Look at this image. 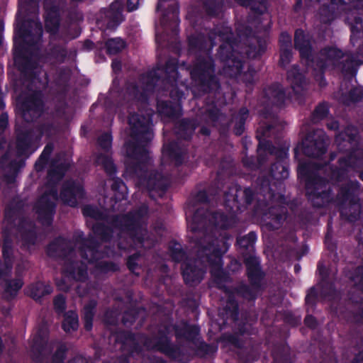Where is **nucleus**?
<instances>
[{
    "mask_svg": "<svg viewBox=\"0 0 363 363\" xmlns=\"http://www.w3.org/2000/svg\"><path fill=\"white\" fill-rule=\"evenodd\" d=\"M305 323L307 326L313 328L315 325V320L311 315H308L305 318Z\"/></svg>",
    "mask_w": 363,
    "mask_h": 363,
    "instance_id": "obj_50",
    "label": "nucleus"
},
{
    "mask_svg": "<svg viewBox=\"0 0 363 363\" xmlns=\"http://www.w3.org/2000/svg\"><path fill=\"white\" fill-rule=\"evenodd\" d=\"M162 176L160 174L155 173L154 175L150 174L148 179L140 178L138 184L146 186L149 190H153L160 186V182Z\"/></svg>",
    "mask_w": 363,
    "mask_h": 363,
    "instance_id": "obj_21",
    "label": "nucleus"
},
{
    "mask_svg": "<svg viewBox=\"0 0 363 363\" xmlns=\"http://www.w3.org/2000/svg\"><path fill=\"white\" fill-rule=\"evenodd\" d=\"M111 230L108 228H105L101 224H96L93 227V232L96 236L100 237L101 239L106 240L109 237Z\"/></svg>",
    "mask_w": 363,
    "mask_h": 363,
    "instance_id": "obj_32",
    "label": "nucleus"
},
{
    "mask_svg": "<svg viewBox=\"0 0 363 363\" xmlns=\"http://www.w3.org/2000/svg\"><path fill=\"white\" fill-rule=\"evenodd\" d=\"M247 110L245 109V108H242L240 110V124L235 128V133L236 135H241L244 130V128H243V126H242V123H243V121L247 117Z\"/></svg>",
    "mask_w": 363,
    "mask_h": 363,
    "instance_id": "obj_40",
    "label": "nucleus"
},
{
    "mask_svg": "<svg viewBox=\"0 0 363 363\" xmlns=\"http://www.w3.org/2000/svg\"><path fill=\"white\" fill-rule=\"evenodd\" d=\"M145 345L147 349H156V350H162V347L159 344H153L149 340L145 341Z\"/></svg>",
    "mask_w": 363,
    "mask_h": 363,
    "instance_id": "obj_49",
    "label": "nucleus"
},
{
    "mask_svg": "<svg viewBox=\"0 0 363 363\" xmlns=\"http://www.w3.org/2000/svg\"><path fill=\"white\" fill-rule=\"evenodd\" d=\"M242 69V63L240 61L235 62L230 71L225 69V72L230 76H236Z\"/></svg>",
    "mask_w": 363,
    "mask_h": 363,
    "instance_id": "obj_45",
    "label": "nucleus"
},
{
    "mask_svg": "<svg viewBox=\"0 0 363 363\" xmlns=\"http://www.w3.org/2000/svg\"><path fill=\"white\" fill-rule=\"evenodd\" d=\"M140 0H128V10L134 11L138 9Z\"/></svg>",
    "mask_w": 363,
    "mask_h": 363,
    "instance_id": "obj_48",
    "label": "nucleus"
},
{
    "mask_svg": "<svg viewBox=\"0 0 363 363\" xmlns=\"http://www.w3.org/2000/svg\"><path fill=\"white\" fill-rule=\"evenodd\" d=\"M19 109L24 120L31 121L40 115L41 101L38 99L32 98L30 101L21 104Z\"/></svg>",
    "mask_w": 363,
    "mask_h": 363,
    "instance_id": "obj_10",
    "label": "nucleus"
},
{
    "mask_svg": "<svg viewBox=\"0 0 363 363\" xmlns=\"http://www.w3.org/2000/svg\"><path fill=\"white\" fill-rule=\"evenodd\" d=\"M11 254V250L9 248V246L8 245L7 242H6L3 246V255L4 257V259L6 262V270H10L11 265L9 262V257Z\"/></svg>",
    "mask_w": 363,
    "mask_h": 363,
    "instance_id": "obj_42",
    "label": "nucleus"
},
{
    "mask_svg": "<svg viewBox=\"0 0 363 363\" xmlns=\"http://www.w3.org/2000/svg\"><path fill=\"white\" fill-rule=\"evenodd\" d=\"M134 260H135V257L134 256L130 257L128 259V267H129V269L130 270H133L134 269V266H135Z\"/></svg>",
    "mask_w": 363,
    "mask_h": 363,
    "instance_id": "obj_55",
    "label": "nucleus"
},
{
    "mask_svg": "<svg viewBox=\"0 0 363 363\" xmlns=\"http://www.w3.org/2000/svg\"><path fill=\"white\" fill-rule=\"evenodd\" d=\"M66 348L64 345H61L57 350L53 357V361L55 363H61L65 357Z\"/></svg>",
    "mask_w": 363,
    "mask_h": 363,
    "instance_id": "obj_39",
    "label": "nucleus"
},
{
    "mask_svg": "<svg viewBox=\"0 0 363 363\" xmlns=\"http://www.w3.org/2000/svg\"><path fill=\"white\" fill-rule=\"evenodd\" d=\"M151 119L142 117L138 114H133L129 118V124L131 128L133 139L137 140L138 144L128 143L125 146L128 161L126 162V174L142 176L145 162L149 159L148 152L143 143L152 140L153 137L150 128Z\"/></svg>",
    "mask_w": 363,
    "mask_h": 363,
    "instance_id": "obj_2",
    "label": "nucleus"
},
{
    "mask_svg": "<svg viewBox=\"0 0 363 363\" xmlns=\"http://www.w3.org/2000/svg\"><path fill=\"white\" fill-rule=\"evenodd\" d=\"M23 281L21 279H16L11 281H6L4 284V293L7 298L14 297L18 290L22 287Z\"/></svg>",
    "mask_w": 363,
    "mask_h": 363,
    "instance_id": "obj_17",
    "label": "nucleus"
},
{
    "mask_svg": "<svg viewBox=\"0 0 363 363\" xmlns=\"http://www.w3.org/2000/svg\"><path fill=\"white\" fill-rule=\"evenodd\" d=\"M248 275L250 277H258L259 274V267L258 262L255 259H247L246 262Z\"/></svg>",
    "mask_w": 363,
    "mask_h": 363,
    "instance_id": "obj_31",
    "label": "nucleus"
},
{
    "mask_svg": "<svg viewBox=\"0 0 363 363\" xmlns=\"http://www.w3.org/2000/svg\"><path fill=\"white\" fill-rule=\"evenodd\" d=\"M62 326L66 332L77 330L78 328V317L75 312L69 311L65 315Z\"/></svg>",
    "mask_w": 363,
    "mask_h": 363,
    "instance_id": "obj_19",
    "label": "nucleus"
},
{
    "mask_svg": "<svg viewBox=\"0 0 363 363\" xmlns=\"http://www.w3.org/2000/svg\"><path fill=\"white\" fill-rule=\"evenodd\" d=\"M171 72H172V77H177V71H176V69H175V68H174V67L172 69V70L171 71Z\"/></svg>",
    "mask_w": 363,
    "mask_h": 363,
    "instance_id": "obj_63",
    "label": "nucleus"
},
{
    "mask_svg": "<svg viewBox=\"0 0 363 363\" xmlns=\"http://www.w3.org/2000/svg\"><path fill=\"white\" fill-rule=\"evenodd\" d=\"M147 208L145 207H143L139 213H135L131 216H126L124 218L125 225L124 228L128 230H132L135 228V226H138L140 218H142L143 216L146 214Z\"/></svg>",
    "mask_w": 363,
    "mask_h": 363,
    "instance_id": "obj_22",
    "label": "nucleus"
},
{
    "mask_svg": "<svg viewBox=\"0 0 363 363\" xmlns=\"http://www.w3.org/2000/svg\"><path fill=\"white\" fill-rule=\"evenodd\" d=\"M306 185L307 194L315 205L319 206L329 201L328 184L322 178H307Z\"/></svg>",
    "mask_w": 363,
    "mask_h": 363,
    "instance_id": "obj_7",
    "label": "nucleus"
},
{
    "mask_svg": "<svg viewBox=\"0 0 363 363\" xmlns=\"http://www.w3.org/2000/svg\"><path fill=\"white\" fill-rule=\"evenodd\" d=\"M328 139L322 130H318L313 135H308L303 141V153L309 157H319L326 151Z\"/></svg>",
    "mask_w": 363,
    "mask_h": 363,
    "instance_id": "obj_8",
    "label": "nucleus"
},
{
    "mask_svg": "<svg viewBox=\"0 0 363 363\" xmlns=\"http://www.w3.org/2000/svg\"><path fill=\"white\" fill-rule=\"evenodd\" d=\"M96 162L101 165L107 173L111 174L115 172V167L112 162L111 159L108 155L101 154L97 156Z\"/></svg>",
    "mask_w": 363,
    "mask_h": 363,
    "instance_id": "obj_25",
    "label": "nucleus"
},
{
    "mask_svg": "<svg viewBox=\"0 0 363 363\" xmlns=\"http://www.w3.org/2000/svg\"><path fill=\"white\" fill-rule=\"evenodd\" d=\"M125 43L121 38H112L107 41L106 48L109 54H116L125 48Z\"/></svg>",
    "mask_w": 363,
    "mask_h": 363,
    "instance_id": "obj_26",
    "label": "nucleus"
},
{
    "mask_svg": "<svg viewBox=\"0 0 363 363\" xmlns=\"http://www.w3.org/2000/svg\"><path fill=\"white\" fill-rule=\"evenodd\" d=\"M68 160L62 159L60 157L52 163V167L49 172L48 176L50 181L59 180L62 178L65 171L69 166Z\"/></svg>",
    "mask_w": 363,
    "mask_h": 363,
    "instance_id": "obj_13",
    "label": "nucleus"
},
{
    "mask_svg": "<svg viewBox=\"0 0 363 363\" xmlns=\"http://www.w3.org/2000/svg\"><path fill=\"white\" fill-rule=\"evenodd\" d=\"M271 172L272 176L277 180L284 179L289 176L287 168L280 162L273 164Z\"/></svg>",
    "mask_w": 363,
    "mask_h": 363,
    "instance_id": "obj_27",
    "label": "nucleus"
},
{
    "mask_svg": "<svg viewBox=\"0 0 363 363\" xmlns=\"http://www.w3.org/2000/svg\"><path fill=\"white\" fill-rule=\"evenodd\" d=\"M357 130L353 127L347 128L344 133L336 136L335 141L341 150H350L357 143Z\"/></svg>",
    "mask_w": 363,
    "mask_h": 363,
    "instance_id": "obj_11",
    "label": "nucleus"
},
{
    "mask_svg": "<svg viewBox=\"0 0 363 363\" xmlns=\"http://www.w3.org/2000/svg\"><path fill=\"white\" fill-rule=\"evenodd\" d=\"M356 92H359V91L357 89H354L352 91H351L350 94H351V96H352V99L353 101H357L358 100V98L357 97H354L353 96V94Z\"/></svg>",
    "mask_w": 363,
    "mask_h": 363,
    "instance_id": "obj_60",
    "label": "nucleus"
},
{
    "mask_svg": "<svg viewBox=\"0 0 363 363\" xmlns=\"http://www.w3.org/2000/svg\"><path fill=\"white\" fill-rule=\"evenodd\" d=\"M7 123V115L4 113L1 115V118L0 120V125L1 127H5Z\"/></svg>",
    "mask_w": 363,
    "mask_h": 363,
    "instance_id": "obj_54",
    "label": "nucleus"
},
{
    "mask_svg": "<svg viewBox=\"0 0 363 363\" xmlns=\"http://www.w3.org/2000/svg\"><path fill=\"white\" fill-rule=\"evenodd\" d=\"M232 219L227 218L221 213H203L198 211L188 221V226L195 233L194 250L196 258L187 259L182 264V274L185 282L188 284L199 283L208 265L212 269V274L218 276L222 266L221 256L225 251L219 247L218 240L212 235L213 226L220 228H228L233 225Z\"/></svg>",
    "mask_w": 363,
    "mask_h": 363,
    "instance_id": "obj_1",
    "label": "nucleus"
},
{
    "mask_svg": "<svg viewBox=\"0 0 363 363\" xmlns=\"http://www.w3.org/2000/svg\"><path fill=\"white\" fill-rule=\"evenodd\" d=\"M173 18H175V19H177L178 18V12H177V9H176L174 12H173Z\"/></svg>",
    "mask_w": 363,
    "mask_h": 363,
    "instance_id": "obj_64",
    "label": "nucleus"
},
{
    "mask_svg": "<svg viewBox=\"0 0 363 363\" xmlns=\"http://www.w3.org/2000/svg\"><path fill=\"white\" fill-rule=\"evenodd\" d=\"M54 306L58 313L63 312L65 308V298L62 296H57L54 300Z\"/></svg>",
    "mask_w": 363,
    "mask_h": 363,
    "instance_id": "obj_37",
    "label": "nucleus"
},
{
    "mask_svg": "<svg viewBox=\"0 0 363 363\" xmlns=\"http://www.w3.org/2000/svg\"><path fill=\"white\" fill-rule=\"evenodd\" d=\"M172 258L177 262H180L184 257V252L181 250L180 245H177L172 253Z\"/></svg>",
    "mask_w": 363,
    "mask_h": 363,
    "instance_id": "obj_44",
    "label": "nucleus"
},
{
    "mask_svg": "<svg viewBox=\"0 0 363 363\" xmlns=\"http://www.w3.org/2000/svg\"><path fill=\"white\" fill-rule=\"evenodd\" d=\"M257 239L256 234L253 232L250 233L245 236L240 238L238 240V244L243 248H248L255 242Z\"/></svg>",
    "mask_w": 363,
    "mask_h": 363,
    "instance_id": "obj_30",
    "label": "nucleus"
},
{
    "mask_svg": "<svg viewBox=\"0 0 363 363\" xmlns=\"http://www.w3.org/2000/svg\"><path fill=\"white\" fill-rule=\"evenodd\" d=\"M72 363H86V361L82 357H77Z\"/></svg>",
    "mask_w": 363,
    "mask_h": 363,
    "instance_id": "obj_57",
    "label": "nucleus"
},
{
    "mask_svg": "<svg viewBox=\"0 0 363 363\" xmlns=\"http://www.w3.org/2000/svg\"><path fill=\"white\" fill-rule=\"evenodd\" d=\"M96 306L94 301L90 302L84 308V327L87 330L92 328V319L94 314V309Z\"/></svg>",
    "mask_w": 363,
    "mask_h": 363,
    "instance_id": "obj_23",
    "label": "nucleus"
},
{
    "mask_svg": "<svg viewBox=\"0 0 363 363\" xmlns=\"http://www.w3.org/2000/svg\"><path fill=\"white\" fill-rule=\"evenodd\" d=\"M53 150V145L52 144H48L44 148L43 152H42L39 160L35 163V168L37 170H41L45 162H47L49 156L50 155L52 151Z\"/></svg>",
    "mask_w": 363,
    "mask_h": 363,
    "instance_id": "obj_28",
    "label": "nucleus"
},
{
    "mask_svg": "<svg viewBox=\"0 0 363 363\" xmlns=\"http://www.w3.org/2000/svg\"><path fill=\"white\" fill-rule=\"evenodd\" d=\"M185 331L184 333L177 331V333L179 336H184L186 338H190L191 335L189 334V331L191 330L194 334L198 333V328L196 327H190L189 325H185Z\"/></svg>",
    "mask_w": 363,
    "mask_h": 363,
    "instance_id": "obj_46",
    "label": "nucleus"
},
{
    "mask_svg": "<svg viewBox=\"0 0 363 363\" xmlns=\"http://www.w3.org/2000/svg\"><path fill=\"white\" fill-rule=\"evenodd\" d=\"M88 243H90V241L86 240L84 243H77L76 246L79 248V252L82 258L84 260H87L89 262H91L99 258V256H97L98 252L95 250L94 247L89 246L87 247L86 249L82 247V245H87Z\"/></svg>",
    "mask_w": 363,
    "mask_h": 363,
    "instance_id": "obj_16",
    "label": "nucleus"
},
{
    "mask_svg": "<svg viewBox=\"0 0 363 363\" xmlns=\"http://www.w3.org/2000/svg\"><path fill=\"white\" fill-rule=\"evenodd\" d=\"M71 244L67 240L60 238L52 242L48 247V254L50 257H65L66 261L64 267V277L61 283H57L60 290L66 291L69 288V284L66 281L74 279L78 281H84L87 277L86 269L84 262H79L73 259L76 257L75 250L69 249Z\"/></svg>",
    "mask_w": 363,
    "mask_h": 363,
    "instance_id": "obj_3",
    "label": "nucleus"
},
{
    "mask_svg": "<svg viewBox=\"0 0 363 363\" xmlns=\"http://www.w3.org/2000/svg\"><path fill=\"white\" fill-rule=\"evenodd\" d=\"M33 143V138L30 134L27 133L23 135H19L17 140V147L19 153L23 155L26 153L27 150L31 146Z\"/></svg>",
    "mask_w": 363,
    "mask_h": 363,
    "instance_id": "obj_24",
    "label": "nucleus"
},
{
    "mask_svg": "<svg viewBox=\"0 0 363 363\" xmlns=\"http://www.w3.org/2000/svg\"><path fill=\"white\" fill-rule=\"evenodd\" d=\"M56 200L57 191L52 184H48L35 206L39 218L46 224L50 223Z\"/></svg>",
    "mask_w": 363,
    "mask_h": 363,
    "instance_id": "obj_6",
    "label": "nucleus"
},
{
    "mask_svg": "<svg viewBox=\"0 0 363 363\" xmlns=\"http://www.w3.org/2000/svg\"><path fill=\"white\" fill-rule=\"evenodd\" d=\"M83 214L86 217L100 220L102 218V213L95 207L87 206L83 208Z\"/></svg>",
    "mask_w": 363,
    "mask_h": 363,
    "instance_id": "obj_33",
    "label": "nucleus"
},
{
    "mask_svg": "<svg viewBox=\"0 0 363 363\" xmlns=\"http://www.w3.org/2000/svg\"><path fill=\"white\" fill-rule=\"evenodd\" d=\"M159 110L161 113L169 116L173 117L176 115V112L173 108L167 104H161L159 105Z\"/></svg>",
    "mask_w": 363,
    "mask_h": 363,
    "instance_id": "obj_41",
    "label": "nucleus"
},
{
    "mask_svg": "<svg viewBox=\"0 0 363 363\" xmlns=\"http://www.w3.org/2000/svg\"><path fill=\"white\" fill-rule=\"evenodd\" d=\"M288 78L291 81V86L296 93L299 92V88L305 83L302 73H300L297 67H294L288 73Z\"/></svg>",
    "mask_w": 363,
    "mask_h": 363,
    "instance_id": "obj_15",
    "label": "nucleus"
},
{
    "mask_svg": "<svg viewBox=\"0 0 363 363\" xmlns=\"http://www.w3.org/2000/svg\"><path fill=\"white\" fill-rule=\"evenodd\" d=\"M328 113V108L326 104H322L318 105L314 110L312 116V120L316 123L327 116Z\"/></svg>",
    "mask_w": 363,
    "mask_h": 363,
    "instance_id": "obj_29",
    "label": "nucleus"
},
{
    "mask_svg": "<svg viewBox=\"0 0 363 363\" xmlns=\"http://www.w3.org/2000/svg\"><path fill=\"white\" fill-rule=\"evenodd\" d=\"M127 92L128 94V96L130 99H136L138 100H142L144 98L143 94L141 93L138 94V88L135 87L134 85H131L127 88Z\"/></svg>",
    "mask_w": 363,
    "mask_h": 363,
    "instance_id": "obj_36",
    "label": "nucleus"
},
{
    "mask_svg": "<svg viewBox=\"0 0 363 363\" xmlns=\"http://www.w3.org/2000/svg\"><path fill=\"white\" fill-rule=\"evenodd\" d=\"M112 68L115 72L118 71L121 69V62L117 60H113L112 62Z\"/></svg>",
    "mask_w": 363,
    "mask_h": 363,
    "instance_id": "obj_53",
    "label": "nucleus"
},
{
    "mask_svg": "<svg viewBox=\"0 0 363 363\" xmlns=\"http://www.w3.org/2000/svg\"><path fill=\"white\" fill-rule=\"evenodd\" d=\"M122 4L121 1H116L110 7L106 13L108 18L107 28L113 29L116 28L122 21Z\"/></svg>",
    "mask_w": 363,
    "mask_h": 363,
    "instance_id": "obj_12",
    "label": "nucleus"
},
{
    "mask_svg": "<svg viewBox=\"0 0 363 363\" xmlns=\"http://www.w3.org/2000/svg\"><path fill=\"white\" fill-rule=\"evenodd\" d=\"M355 284L360 283L363 280V277L362 276L357 277L356 278H353Z\"/></svg>",
    "mask_w": 363,
    "mask_h": 363,
    "instance_id": "obj_59",
    "label": "nucleus"
},
{
    "mask_svg": "<svg viewBox=\"0 0 363 363\" xmlns=\"http://www.w3.org/2000/svg\"><path fill=\"white\" fill-rule=\"evenodd\" d=\"M59 26L58 12L56 8H52L48 11L46 6V16H45V28L48 31L51 33H55Z\"/></svg>",
    "mask_w": 363,
    "mask_h": 363,
    "instance_id": "obj_14",
    "label": "nucleus"
},
{
    "mask_svg": "<svg viewBox=\"0 0 363 363\" xmlns=\"http://www.w3.org/2000/svg\"><path fill=\"white\" fill-rule=\"evenodd\" d=\"M291 57V50L288 48L281 49L280 63L284 66L289 63Z\"/></svg>",
    "mask_w": 363,
    "mask_h": 363,
    "instance_id": "obj_38",
    "label": "nucleus"
},
{
    "mask_svg": "<svg viewBox=\"0 0 363 363\" xmlns=\"http://www.w3.org/2000/svg\"><path fill=\"white\" fill-rule=\"evenodd\" d=\"M359 155V151L357 150L349 156L348 161L345 159H340V165L342 167H353L355 165L354 157Z\"/></svg>",
    "mask_w": 363,
    "mask_h": 363,
    "instance_id": "obj_35",
    "label": "nucleus"
},
{
    "mask_svg": "<svg viewBox=\"0 0 363 363\" xmlns=\"http://www.w3.org/2000/svg\"><path fill=\"white\" fill-rule=\"evenodd\" d=\"M281 49H285L290 47L291 45V37L286 33H282L280 36Z\"/></svg>",
    "mask_w": 363,
    "mask_h": 363,
    "instance_id": "obj_43",
    "label": "nucleus"
},
{
    "mask_svg": "<svg viewBox=\"0 0 363 363\" xmlns=\"http://www.w3.org/2000/svg\"><path fill=\"white\" fill-rule=\"evenodd\" d=\"M294 40L295 47L299 50L301 58L305 61V63L308 65L311 63L314 69H319L321 72L336 67L339 64L340 59L342 57L340 50L336 48H329L321 50L315 58L309 60L311 53L310 42L303 31L296 30Z\"/></svg>",
    "mask_w": 363,
    "mask_h": 363,
    "instance_id": "obj_4",
    "label": "nucleus"
},
{
    "mask_svg": "<svg viewBox=\"0 0 363 363\" xmlns=\"http://www.w3.org/2000/svg\"><path fill=\"white\" fill-rule=\"evenodd\" d=\"M84 189L79 182L66 183L61 193L62 201L68 206H77L78 201L84 196Z\"/></svg>",
    "mask_w": 363,
    "mask_h": 363,
    "instance_id": "obj_9",
    "label": "nucleus"
},
{
    "mask_svg": "<svg viewBox=\"0 0 363 363\" xmlns=\"http://www.w3.org/2000/svg\"><path fill=\"white\" fill-rule=\"evenodd\" d=\"M267 94L270 99L272 103L279 105L285 98V94L283 89L279 85H275L267 90Z\"/></svg>",
    "mask_w": 363,
    "mask_h": 363,
    "instance_id": "obj_18",
    "label": "nucleus"
},
{
    "mask_svg": "<svg viewBox=\"0 0 363 363\" xmlns=\"http://www.w3.org/2000/svg\"><path fill=\"white\" fill-rule=\"evenodd\" d=\"M4 107V104L3 101L2 94L0 91V109H2Z\"/></svg>",
    "mask_w": 363,
    "mask_h": 363,
    "instance_id": "obj_61",
    "label": "nucleus"
},
{
    "mask_svg": "<svg viewBox=\"0 0 363 363\" xmlns=\"http://www.w3.org/2000/svg\"><path fill=\"white\" fill-rule=\"evenodd\" d=\"M51 289L49 286H45L43 283L38 282L31 285L29 288V294L34 299H38L45 294H50Z\"/></svg>",
    "mask_w": 363,
    "mask_h": 363,
    "instance_id": "obj_20",
    "label": "nucleus"
},
{
    "mask_svg": "<svg viewBox=\"0 0 363 363\" xmlns=\"http://www.w3.org/2000/svg\"><path fill=\"white\" fill-rule=\"evenodd\" d=\"M310 169V164L305 163H300L298 167V174L301 177H307L308 172Z\"/></svg>",
    "mask_w": 363,
    "mask_h": 363,
    "instance_id": "obj_47",
    "label": "nucleus"
},
{
    "mask_svg": "<svg viewBox=\"0 0 363 363\" xmlns=\"http://www.w3.org/2000/svg\"><path fill=\"white\" fill-rule=\"evenodd\" d=\"M213 74L212 60L208 56L198 59L191 71V76L195 85L201 86L205 91L218 86V82Z\"/></svg>",
    "mask_w": 363,
    "mask_h": 363,
    "instance_id": "obj_5",
    "label": "nucleus"
},
{
    "mask_svg": "<svg viewBox=\"0 0 363 363\" xmlns=\"http://www.w3.org/2000/svg\"><path fill=\"white\" fill-rule=\"evenodd\" d=\"M111 141L112 138L111 135L108 133H104L99 138L98 143L102 149L108 150L111 146Z\"/></svg>",
    "mask_w": 363,
    "mask_h": 363,
    "instance_id": "obj_34",
    "label": "nucleus"
},
{
    "mask_svg": "<svg viewBox=\"0 0 363 363\" xmlns=\"http://www.w3.org/2000/svg\"><path fill=\"white\" fill-rule=\"evenodd\" d=\"M34 26H35V28H34V33L38 35V36H40L42 33V26L40 25V23L38 22H34Z\"/></svg>",
    "mask_w": 363,
    "mask_h": 363,
    "instance_id": "obj_51",
    "label": "nucleus"
},
{
    "mask_svg": "<svg viewBox=\"0 0 363 363\" xmlns=\"http://www.w3.org/2000/svg\"><path fill=\"white\" fill-rule=\"evenodd\" d=\"M119 188H121V190H122V195H121V196L116 197V199H125V196H126V194H127L126 187H125V184L123 183H120L119 184Z\"/></svg>",
    "mask_w": 363,
    "mask_h": 363,
    "instance_id": "obj_52",
    "label": "nucleus"
},
{
    "mask_svg": "<svg viewBox=\"0 0 363 363\" xmlns=\"http://www.w3.org/2000/svg\"><path fill=\"white\" fill-rule=\"evenodd\" d=\"M341 194H342V196L343 198L347 199V198H348V196H350V192L349 191H344V190H342V193H341Z\"/></svg>",
    "mask_w": 363,
    "mask_h": 363,
    "instance_id": "obj_58",
    "label": "nucleus"
},
{
    "mask_svg": "<svg viewBox=\"0 0 363 363\" xmlns=\"http://www.w3.org/2000/svg\"><path fill=\"white\" fill-rule=\"evenodd\" d=\"M270 128H271V126H268L267 128V130H262V137L263 138L268 136L267 133V131H268Z\"/></svg>",
    "mask_w": 363,
    "mask_h": 363,
    "instance_id": "obj_62",
    "label": "nucleus"
},
{
    "mask_svg": "<svg viewBox=\"0 0 363 363\" xmlns=\"http://www.w3.org/2000/svg\"><path fill=\"white\" fill-rule=\"evenodd\" d=\"M327 126L328 128L330 129H336L338 127V124H337V122L335 121H330V123H327Z\"/></svg>",
    "mask_w": 363,
    "mask_h": 363,
    "instance_id": "obj_56",
    "label": "nucleus"
}]
</instances>
